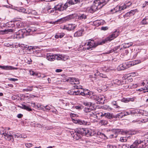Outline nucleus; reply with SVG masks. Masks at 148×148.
<instances>
[{
  "label": "nucleus",
  "instance_id": "nucleus-19",
  "mask_svg": "<svg viewBox=\"0 0 148 148\" xmlns=\"http://www.w3.org/2000/svg\"><path fill=\"white\" fill-rule=\"evenodd\" d=\"M84 31V29L81 28L80 30H78L76 32L74 35V36L75 37H79L82 36L83 34Z\"/></svg>",
  "mask_w": 148,
  "mask_h": 148
},
{
  "label": "nucleus",
  "instance_id": "nucleus-58",
  "mask_svg": "<svg viewBox=\"0 0 148 148\" xmlns=\"http://www.w3.org/2000/svg\"><path fill=\"white\" fill-rule=\"evenodd\" d=\"M75 80V78H69L67 80L69 82H74V80Z\"/></svg>",
  "mask_w": 148,
  "mask_h": 148
},
{
  "label": "nucleus",
  "instance_id": "nucleus-35",
  "mask_svg": "<svg viewBox=\"0 0 148 148\" xmlns=\"http://www.w3.org/2000/svg\"><path fill=\"white\" fill-rule=\"evenodd\" d=\"M123 45L125 48H128L131 46H132L133 45V43L132 42H130L127 43H125Z\"/></svg>",
  "mask_w": 148,
  "mask_h": 148
},
{
  "label": "nucleus",
  "instance_id": "nucleus-26",
  "mask_svg": "<svg viewBox=\"0 0 148 148\" xmlns=\"http://www.w3.org/2000/svg\"><path fill=\"white\" fill-rule=\"evenodd\" d=\"M21 108L22 109H25L28 111H31L32 109L28 106H26L25 105H22V106L21 107Z\"/></svg>",
  "mask_w": 148,
  "mask_h": 148
},
{
  "label": "nucleus",
  "instance_id": "nucleus-57",
  "mask_svg": "<svg viewBox=\"0 0 148 148\" xmlns=\"http://www.w3.org/2000/svg\"><path fill=\"white\" fill-rule=\"evenodd\" d=\"M86 91V90H84V89L81 90H80V95H81L82 96H85V93H84Z\"/></svg>",
  "mask_w": 148,
  "mask_h": 148
},
{
  "label": "nucleus",
  "instance_id": "nucleus-18",
  "mask_svg": "<svg viewBox=\"0 0 148 148\" xmlns=\"http://www.w3.org/2000/svg\"><path fill=\"white\" fill-rule=\"evenodd\" d=\"M77 26L75 24H69L67 26L65 27L64 28L68 31L72 30L75 29Z\"/></svg>",
  "mask_w": 148,
  "mask_h": 148
},
{
  "label": "nucleus",
  "instance_id": "nucleus-59",
  "mask_svg": "<svg viewBox=\"0 0 148 148\" xmlns=\"http://www.w3.org/2000/svg\"><path fill=\"white\" fill-rule=\"evenodd\" d=\"M8 79L9 80L12 82H16L18 80L17 79L12 78H8Z\"/></svg>",
  "mask_w": 148,
  "mask_h": 148
},
{
  "label": "nucleus",
  "instance_id": "nucleus-63",
  "mask_svg": "<svg viewBox=\"0 0 148 148\" xmlns=\"http://www.w3.org/2000/svg\"><path fill=\"white\" fill-rule=\"evenodd\" d=\"M79 83V80L78 79L75 78L74 80V84H78Z\"/></svg>",
  "mask_w": 148,
  "mask_h": 148
},
{
  "label": "nucleus",
  "instance_id": "nucleus-15",
  "mask_svg": "<svg viewBox=\"0 0 148 148\" xmlns=\"http://www.w3.org/2000/svg\"><path fill=\"white\" fill-rule=\"evenodd\" d=\"M25 32V30L24 29L20 30H18V32L16 33V38H24Z\"/></svg>",
  "mask_w": 148,
  "mask_h": 148
},
{
  "label": "nucleus",
  "instance_id": "nucleus-32",
  "mask_svg": "<svg viewBox=\"0 0 148 148\" xmlns=\"http://www.w3.org/2000/svg\"><path fill=\"white\" fill-rule=\"evenodd\" d=\"M114 84H116L118 85H120L123 84V82H121L118 79H115L114 81Z\"/></svg>",
  "mask_w": 148,
  "mask_h": 148
},
{
  "label": "nucleus",
  "instance_id": "nucleus-55",
  "mask_svg": "<svg viewBox=\"0 0 148 148\" xmlns=\"http://www.w3.org/2000/svg\"><path fill=\"white\" fill-rule=\"evenodd\" d=\"M25 146L27 148H29L33 146V144L30 143H26L25 145Z\"/></svg>",
  "mask_w": 148,
  "mask_h": 148
},
{
  "label": "nucleus",
  "instance_id": "nucleus-4",
  "mask_svg": "<svg viewBox=\"0 0 148 148\" xmlns=\"http://www.w3.org/2000/svg\"><path fill=\"white\" fill-rule=\"evenodd\" d=\"M76 14H74L70 15L68 16L65 17L64 18H61L58 20L56 21H55L53 23L54 24H57L58 23L59 24L62 23L64 22H65L66 21H68L71 19V18H73L74 17H75L76 16Z\"/></svg>",
  "mask_w": 148,
  "mask_h": 148
},
{
  "label": "nucleus",
  "instance_id": "nucleus-1",
  "mask_svg": "<svg viewBox=\"0 0 148 148\" xmlns=\"http://www.w3.org/2000/svg\"><path fill=\"white\" fill-rule=\"evenodd\" d=\"M84 111L86 113L85 114L87 115V117H89L91 120H93V118L98 119V115L100 114L99 113H96L90 108H85L84 109Z\"/></svg>",
  "mask_w": 148,
  "mask_h": 148
},
{
  "label": "nucleus",
  "instance_id": "nucleus-6",
  "mask_svg": "<svg viewBox=\"0 0 148 148\" xmlns=\"http://www.w3.org/2000/svg\"><path fill=\"white\" fill-rule=\"evenodd\" d=\"M92 98L95 100L97 101L99 104L103 103L105 100L104 96L103 95H93Z\"/></svg>",
  "mask_w": 148,
  "mask_h": 148
},
{
  "label": "nucleus",
  "instance_id": "nucleus-31",
  "mask_svg": "<svg viewBox=\"0 0 148 148\" xmlns=\"http://www.w3.org/2000/svg\"><path fill=\"white\" fill-rule=\"evenodd\" d=\"M71 4L70 3H69V1L68 0L67 2H66L64 5L63 7V9H66L68 8V7H69L70 5H71Z\"/></svg>",
  "mask_w": 148,
  "mask_h": 148
},
{
  "label": "nucleus",
  "instance_id": "nucleus-33",
  "mask_svg": "<svg viewBox=\"0 0 148 148\" xmlns=\"http://www.w3.org/2000/svg\"><path fill=\"white\" fill-rule=\"evenodd\" d=\"M108 123V122L107 121L104 120H101L99 122V123L101 125H105Z\"/></svg>",
  "mask_w": 148,
  "mask_h": 148
},
{
  "label": "nucleus",
  "instance_id": "nucleus-37",
  "mask_svg": "<svg viewBox=\"0 0 148 148\" xmlns=\"http://www.w3.org/2000/svg\"><path fill=\"white\" fill-rule=\"evenodd\" d=\"M33 86H28L26 88L23 89V91H30L32 90Z\"/></svg>",
  "mask_w": 148,
  "mask_h": 148
},
{
  "label": "nucleus",
  "instance_id": "nucleus-34",
  "mask_svg": "<svg viewBox=\"0 0 148 148\" xmlns=\"http://www.w3.org/2000/svg\"><path fill=\"white\" fill-rule=\"evenodd\" d=\"M6 25L8 27H13L14 26V22L13 21L9 22L6 23Z\"/></svg>",
  "mask_w": 148,
  "mask_h": 148
},
{
  "label": "nucleus",
  "instance_id": "nucleus-36",
  "mask_svg": "<svg viewBox=\"0 0 148 148\" xmlns=\"http://www.w3.org/2000/svg\"><path fill=\"white\" fill-rule=\"evenodd\" d=\"M80 90H77V91H73L71 92V94H72L73 95H80Z\"/></svg>",
  "mask_w": 148,
  "mask_h": 148
},
{
  "label": "nucleus",
  "instance_id": "nucleus-38",
  "mask_svg": "<svg viewBox=\"0 0 148 148\" xmlns=\"http://www.w3.org/2000/svg\"><path fill=\"white\" fill-rule=\"evenodd\" d=\"M62 6V5L61 3H60L55 6L54 7V8L55 9H60L61 8Z\"/></svg>",
  "mask_w": 148,
  "mask_h": 148
},
{
  "label": "nucleus",
  "instance_id": "nucleus-42",
  "mask_svg": "<svg viewBox=\"0 0 148 148\" xmlns=\"http://www.w3.org/2000/svg\"><path fill=\"white\" fill-rule=\"evenodd\" d=\"M119 47H116L114 48L113 49L111 50L108 51V52H106V54H109L110 53H112L113 52L117 50L118 49Z\"/></svg>",
  "mask_w": 148,
  "mask_h": 148
},
{
  "label": "nucleus",
  "instance_id": "nucleus-51",
  "mask_svg": "<svg viewBox=\"0 0 148 148\" xmlns=\"http://www.w3.org/2000/svg\"><path fill=\"white\" fill-rule=\"evenodd\" d=\"M43 108H44V109L45 108V109L46 110V111H48L49 110L50 108H51V107H50V106H48V105H47V106H44L43 107ZM44 110H45L44 109Z\"/></svg>",
  "mask_w": 148,
  "mask_h": 148
},
{
  "label": "nucleus",
  "instance_id": "nucleus-8",
  "mask_svg": "<svg viewBox=\"0 0 148 148\" xmlns=\"http://www.w3.org/2000/svg\"><path fill=\"white\" fill-rule=\"evenodd\" d=\"M130 67V64L128 62H127L120 64L118 67L117 69L118 70H122Z\"/></svg>",
  "mask_w": 148,
  "mask_h": 148
},
{
  "label": "nucleus",
  "instance_id": "nucleus-53",
  "mask_svg": "<svg viewBox=\"0 0 148 148\" xmlns=\"http://www.w3.org/2000/svg\"><path fill=\"white\" fill-rule=\"evenodd\" d=\"M99 136V137H100L101 138H103L104 139H105L106 138H107L105 134L101 133H100Z\"/></svg>",
  "mask_w": 148,
  "mask_h": 148
},
{
  "label": "nucleus",
  "instance_id": "nucleus-56",
  "mask_svg": "<svg viewBox=\"0 0 148 148\" xmlns=\"http://www.w3.org/2000/svg\"><path fill=\"white\" fill-rule=\"evenodd\" d=\"M131 113L132 112L131 111H130L129 112H125L124 113H123V115L124 116H125L131 114Z\"/></svg>",
  "mask_w": 148,
  "mask_h": 148
},
{
  "label": "nucleus",
  "instance_id": "nucleus-44",
  "mask_svg": "<svg viewBox=\"0 0 148 148\" xmlns=\"http://www.w3.org/2000/svg\"><path fill=\"white\" fill-rule=\"evenodd\" d=\"M26 30L28 33H31V32H33L34 31H35L36 29L33 27H32L30 28L29 29L27 30Z\"/></svg>",
  "mask_w": 148,
  "mask_h": 148
},
{
  "label": "nucleus",
  "instance_id": "nucleus-29",
  "mask_svg": "<svg viewBox=\"0 0 148 148\" xmlns=\"http://www.w3.org/2000/svg\"><path fill=\"white\" fill-rule=\"evenodd\" d=\"M18 11L21 12H23L24 14H30V10H20V11L19 10H18Z\"/></svg>",
  "mask_w": 148,
  "mask_h": 148
},
{
  "label": "nucleus",
  "instance_id": "nucleus-9",
  "mask_svg": "<svg viewBox=\"0 0 148 148\" xmlns=\"http://www.w3.org/2000/svg\"><path fill=\"white\" fill-rule=\"evenodd\" d=\"M91 24L95 26H98L101 25H103L105 23V21L103 20H97L92 22H90Z\"/></svg>",
  "mask_w": 148,
  "mask_h": 148
},
{
  "label": "nucleus",
  "instance_id": "nucleus-13",
  "mask_svg": "<svg viewBox=\"0 0 148 148\" xmlns=\"http://www.w3.org/2000/svg\"><path fill=\"white\" fill-rule=\"evenodd\" d=\"M143 141L140 139H137L130 146V148H136L138 147V145L143 143Z\"/></svg>",
  "mask_w": 148,
  "mask_h": 148
},
{
  "label": "nucleus",
  "instance_id": "nucleus-49",
  "mask_svg": "<svg viewBox=\"0 0 148 148\" xmlns=\"http://www.w3.org/2000/svg\"><path fill=\"white\" fill-rule=\"evenodd\" d=\"M143 142L142 143H143L145 146H148V138H147L142 140Z\"/></svg>",
  "mask_w": 148,
  "mask_h": 148
},
{
  "label": "nucleus",
  "instance_id": "nucleus-27",
  "mask_svg": "<svg viewBox=\"0 0 148 148\" xmlns=\"http://www.w3.org/2000/svg\"><path fill=\"white\" fill-rule=\"evenodd\" d=\"M135 12V10H131L129 12L125 14V15L127 16H130L134 15Z\"/></svg>",
  "mask_w": 148,
  "mask_h": 148
},
{
  "label": "nucleus",
  "instance_id": "nucleus-54",
  "mask_svg": "<svg viewBox=\"0 0 148 148\" xmlns=\"http://www.w3.org/2000/svg\"><path fill=\"white\" fill-rule=\"evenodd\" d=\"M120 141L122 142H125L127 141L126 138L125 137H121Z\"/></svg>",
  "mask_w": 148,
  "mask_h": 148
},
{
  "label": "nucleus",
  "instance_id": "nucleus-20",
  "mask_svg": "<svg viewBox=\"0 0 148 148\" xmlns=\"http://www.w3.org/2000/svg\"><path fill=\"white\" fill-rule=\"evenodd\" d=\"M57 55L58 57V60L66 61L68 59V57L67 56L60 54Z\"/></svg>",
  "mask_w": 148,
  "mask_h": 148
},
{
  "label": "nucleus",
  "instance_id": "nucleus-40",
  "mask_svg": "<svg viewBox=\"0 0 148 148\" xmlns=\"http://www.w3.org/2000/svg\"><path fill=\"white\" fill-rule=\"evenodd\" d=\"M86 16L84 14H82L80 15L78 17V18L80 20H82L83 19H86Z\"/></svg>",
  "mask_w": 148,
  "mask_h": 148
},
{
  "label": "nucleus",
  "instance_id": "nucleus-50",
  "mask_svg": "<svg viewBox=\"0 0 148 148\" xmlns=\"http://www.w3.org/2000/svg\"><path fill=\"white\" fill-rule=\"evenodd\" d=\"M36 106L38 108H39V109H41L42 110H44V108H43V107H42V105L40 104H38Z\"/></svg>",
  "mask_w": 148,
  "mask_h": 148
},
{
  "label": "nucleus",
  "instance_id": "nucleus-60",
  "mask_svg": "<svg viewBox=\"0 0 148 148\" xmlns=\"http://www.w3.org/2000/svg\"><path fill=\"white\" fill-rule=\"evenodd\" d=\"M74 87L75 88H76L78 89H82V86L79 85H75L74 86Z\"/></svg>",
  "mask_w": 148,
  "mask_h": 148
},
{
  "label": "nucleus",
  "instance_id": "nucleus-41",
  "mask_svg": "<svg viewBox=\"0 0 148 148\" xmlns=\"http://www.w3.org/2000/svg\"><path fill=\"white\" fill-rule=\"evenodd\" d=\"M138 75V73L137 72H133L128 74V76L130 77H134Z\"/></svg>",
  "mask_w": 148,
  "mask_h": 148
},
{
  "label": "nucleus",
  "instance_id": "nucleus-24",
  "mask_svg": "<svg viewBox=\"0 0 148 148\" xmlns=\"http://www.w3.org/2000/svg\"><path fill=\"white\" fill-rule=\"evenodd\" d=\"M71 5L79 3L82 1L83 0H68Z\"/></svg>",
  "mask_w": 148,
  "mask_h": 148
},
{
  "label": "nucleus",
  "instance_id": "nucleus-64",
  "mask_svg": "<svg viewBox=\"0 0 148 148\" xmlns=\"http://www.w3.org/2000/svg\"><path fill=\"white\" fill-rule=\"evenodd\" d=\"M108 146L109 147V148H117L116 146L115 145H108Z\"/></svg>",
  "mask_w": 148,
  "mask_h": 148
},
{
  "label": "nucleus",
  "instance_id": "nucleus-7",
  "mask_svg": "<svg viewBox=\"0 0 148 148\" xmlns=\"http://www.w3.org/2000/svg\"><path fill=\"white\" fill-rule=\"evenodd\" d=\"M132 3L129 2L128 3L125 4H121L120 6H117L116 7V9L119 8V9H125L127 8H129L131 6Z\"/></svg>",
  "mask_w": 148,
  "mask_h": 148
},
{
  "label": "nucleus",
  "instance_id": "nucleus-47",
  "mask_svg": "<svg viewBox=\"0 0 148 148\" xmlns=\"http://www.w3.org/2000/svg\"><path fill=\"white\" fill-rule=\"evenodd\" d=\"M27 63L28 64H30L31 62H32V60L29 57H28L27 58H26V60H25Z\"/></svg>",
  "mask_w": 148,
  "mask_h": 148
},
{
  "label": "nucleus",
  "instance_id": "nucleus-25",
  "mask_svg": "<svg viewBox=\"0 0 148 148\" xmlns=\"http://www.w3.org/2000/svg\"><path fill=\"white\" fill-rule=\"evenodd\" d=\"M141 62L140 60H135L133 61L132 62H129V63L130 64V67L132 66H134Z\"/></svg>",
  "mask_w": 148,
  "mask_h": 148
},
{
  "label": "nucleus",
  "instance_id": "nucleus-62",
  "mask_svg": "<svg viewBox=\"0 0 148 148\" xmlns=\"http://www.w3.org/2000/svg\"><path fill=\"white\" fill-rule=\"evenodd\" d=\"M30 10V14H33L36 15L37 14V13L35 12V10Z\"/></svg>",
  "mask_w": 148,
  "mask_h": 148
},
{
  "label": "nucleus",
  "instance_id": "nucleus-48",
  "mask_svg": "<svg viewBox=\"0 0 148 148\" xmlns=\"http://www.w3.org/2000/svg\"><path fill=\"white\" fill-rule=\"evenodd\" d=\"M143 116H148V112L146 111L143 110L142 112H141Z\"/></svg>",
  "mask_w": 148,
  "mask_h": 148
},
{
  "label": "nucleus",
  "instance_id": "nucleus-11",
  "mask_svg": "<svg viewBox=\"0 0 148 148\" xmlns=\"http://www.w3.org/2000/svg\"><path fill=\"white\" fill-rule=\"evenodd\" d=\"M0 134L2 135L3 136H4L5 138L8 140H10L12 138H13V135H11L9 134H8L5 132L4 131H0Z\"/></svg>",
  "mask_w": 148,
  "mask_h": 148
},
{
  "label": "nucleus",
  "instance_id": "nucleus-61",
  "mask_svg": "<svg viewBox=\"0 0 148 148\" xmlns=\"http://www.w3.org/2000/svg\"><path fill=\"white\" fill-rule=\"evenodd\" d=\"M117 117L119 118H122L124 116L123 115V113L121 112L119 113L117 115Z\"/></svg>",
  "mask_w": 148,
  "mask_h": 148
},
{
  "label": "nucleus",
  "instance_id": "nucleus-12",
  "mask_svg": "<svg viewBox=\"0 0 148 148\" xmlns=\"http://www.w3.org/2000/svg\"><path fill=\"white\" fill-rule=\"evenodd\" d=\"M81 129L82 131H81V132L82 133L83 136L85 135L87 137H88L91 135V132L90 130L87 129L83 128H81Z\"/></svg>",
  "mask_w": 148,
  "mask_h": 148
},
{
  "label": "nucleus",
  "instance_id": "nucleus-10",
  "mask_svg": "<svg viewBox=\"0 0 148 148\" xmlns=\"http://www.w3.org/2000/svg\"><path fill=\"white\" fill-rule=\"evenodd\" d=\"M111 132L114 134H112L110 135L109 137L110 138L113 137L116 138L117 137L118 134L121 132L119 129H113L111 130Z\"/></svg>",
  "mask_w": 148,
  "mask_h": 148
},
{
  "label": "nucleus",
  "instance_id": "nucleus-45",
  "mask_svg": "<svg viewBox=\"0 0 148 148\" xmlns=\"http://www.w3.org/2000/svg\"><path fill=\"white\" fill-rule=\"evenodd\" d=\"M13 137H14L15 138H16L17 139H20L21 138V134H14L13 135Z\"/></svg>",
  "mask_w": 148,
  "mask_h": 148
},
{
  "label": "nucleus",
  "instance_id": "nucleus-2",
  "mask_svg": "<svg viewBox=\"0 0 148 148\" xmlns=\"http://www.w3.org/2000/svg\"><path fill=\"white\" fill-rule=\"evenodd\" d=\"M108 0H95L90 9H99L108 1Z\"/></svg>",
  "mask_w": 148,
  "mask_h": 148
},
{
  "label": "nucleus",
  "instance_id": "nucleus-21",
  "mask_svg": "<svg viewBox=\"0 0 148 148\" xmlns=\"http://www.w3.org/2000/svg\"><path fill=\"white\" fill-rule=\"evenodd\" d=\"M100 114L98 115L99 117V116H105L108 119H111L113 117V116L112 114H110L109 113H104V114H103L102 113H100Z\"/></svg>",
  "mask_w": 148,
  "mask_h": 148
},
{
  "label": "nucleus",
  "instance_id": "nucleus-30",
  "mask_svg": "<svg viewBox=\"0 0 148 148\" xmlns=\"http://www.w3.org/2000/svg\"><path fill=\"white\" fill-rule=\"evenodd\" d=\"M82 104L85 106L88 107H90L92 105V103L91 102H88L85 101H83Z\"/></svg>",
  "mask_w": 148,
  "mask_h": 148
},
{
  "label": "nucleus",
  "instance_id": "nucleus-22",
  "mask_svg": "<svg viewBox=\"0 0 148 148\" xmlns=\"http://www.w3.org/2000/svg\"><path fill=\"white\" fill-rule=\"evenodd\" d=\"M77 123L80 125H90V122L80 120H78V121H77Z\"/></svg>",
  "mask_w": 148,
  "mask_h": 148
},
{
  "label": "nucleus",
  "instance_id": "nucleus-17",
  "mask_svg": "<svg viewBox=\"0 0 148 148\" xmlns=\"http://www.w3.org/2000/svg\"><path fill=\"white\" fill-rule=\"evenodd\" d=\"M58 57L57 54L54 55L48 54L47 56V59L48 60L52 61H54L55 59L57 60Z\"/></svg>",
  "mask_w": 148,
  "mask_h": 148
},
{
  "label": "nucleus",
  "instance_id": "nucleus-3",
  "mask_svg": "<svg viewBox=\"0 0 148 148\" xmlns=\"http://www.w3.org/2000/svg\"><path fill=\"white\" fill-rule=\"evenodd\" d=\"M119 35V32L117 31H116L107 37L105 39L103 40L101 42H99L98 44L101 45L102 44L105 43L106 42L108 41H110L116 38Z\"/></svg>",
  "mask_w": 148,
  "mask_h": 148
},
{
  "label": "nucleus",
  "instance_id": "nucleus-43",
  "mask_svg": "<svg viewBox=\"0 0 148 148\" xmlns=\"http://www.w3.org/2000/svg\"><path fill=\"white\" fill-rule=\"evenodd\" d=\"M137 85L136 84H131L130 86H127V88H129L130 87V88H136L137 86Z\"/></svg>",
  "mask_w": 148,
  "mask_h": 148
},
{
  "label": "nucleus",
  "instance_id": "nucleus-23",
  "mask_svg": "<svg viewBox=\"0 0 148 148\" xmlns=\"http://www.w3.org/2000/svg\"><path fill=\"white\" fill-rule=\"evenodd\" d=\"M135 99V97L123 98L121 99L122 102L125 103H127L130 101H134Z\"/></svg>",
  "mask_w": 148,
  "mask_h": 148
},
{
  "label": "nucleus",
  "instance_id": "nucleus-46",
  "mask_svg": "<svg viewBox=\"0 0 148 148\" xmlns=\"http://www.w3.org/2000/svg\"><path fill=\"white\" fill-rule=\"evenodd\" d=\"M103 108L104 109L107 110L109 111L111 110H112V108L110 107L109 106H105L103 107Z\"/></svg>",
  "mask_w": 148,
  "mask_h": 148
},
{
  "label": "nucleus",
  "instance_id": "nucleus-14",
  "mask_svg": "<svg viewBox=\"0 0 148 148\" xmlns=\"http://www.w3.org/2000/svg\"><path fill=\"white\" fill-rule=\"evenodd\" d=\"M0 68L3 69L7 70H17L18 69V68L14 67L11 66H0Z\"/></svg>",
  "mask_w": 148,
  "mask_h": 148
},
{
  "label": "nucleus",
  "instance_id": "nucleus-52",
  "mask_svg": "<svg viewBox=\"0 0 148 148\" xmlns=\"http://www.w3.org/2000/svg\"><path fill=\"white\" fill-rule=\"evenodd\" d=\"M112 103L113 105L115 106V108H120L119 106H117V103L116 101H113L112 102Z\"/></svg>",
  "mask_w": 148,
  "mask_h": 148
},
{
  "label": "nucleus",
  "instance_id": "nucleus-16",
  "mask_svg": "<svg viewBox=\"0 0 148 148\" xmlns=\"http://www.w3.org/2000/svg\"><path fill=\"white\" fill-rule=\"evenodd\" d=\"M87 46V47L86 48L88 50H90L92 49V48L96 47L97 45H95L94 41H91L88 42Z\"/></svg>",
  "mask_w": 148,
  "mask_h": 148
},
{
  "label": "nucleus",
  "instance_id": "nucleus-39",
  "mask_svg": "<svg viewBox=\"0 0 148 148\" xmlns=\"http://www.w3.org/2000/svg\"><path fill=\"white\" fill-rule=\"evenodd\" d=\"M148 23V18H145L141 21V23L143 25L146 24Z\"/></svg>",
  "mask_w": 148,
  "mask_h": 148
},
{
  "label": "nucleus",
  "instance_id": "nucleus-28",
  "mask_svg": "<svg viewBox=\"0 0 148 148\" xmlns=\"http://www.w3.org/2000/svg\"><path fill=\"white\" fill-rule=\"evenodd\" d=\"M14 30L13 29H8L2 31V32L4 33L5 34H7L10 32H13Z\"/></svg>",
  "mask_w": 148,
  "mask_h": 148
},
{
  "label": "nucleus",
  "instance_id": "nucleus-5",
  "mask_svg": "<svg viewBox=\"0 0 148 148\" xmlns=\"http://www.w3.org/2000/svg\"><path fill=\"white\" fill-rule=\"evenodd\" d=\"M81 128H78L75 130V132L73 134V137L74 139L78 140L80 138L82 135V133L81 132Z\"/></svg>",
  "mask_w": 148,
  "mask_h": 148
}]
</instances>
